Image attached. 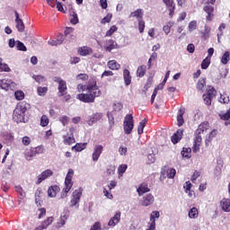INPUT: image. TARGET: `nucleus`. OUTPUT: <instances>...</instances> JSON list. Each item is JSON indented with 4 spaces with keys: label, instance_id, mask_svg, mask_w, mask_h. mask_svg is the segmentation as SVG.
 Returning a JSON list of instances; mask_svg holds the SVG:
<instances>
[{
    "label": "nucleus",
    "instance_id": "nucleus-1",
    "mask_svg": "<svg viewBox=\"0 0 230 230\" xmlns=\"http://www.w3.org/2000/svg\"><path fill=\"white\" fill-rule=\"evenodd\" d=\"M87 93H79L76 95V99L83 103H94L96 98L102 96V90L98 87L96 77H93L89 80L86 85Z\"/></svg>",
    "mask_w": 230,
    "mask_h": 230
},
{
    "label": "nucleus",
    "instance_id": "nucleus-2",
    "mask_svg": "<svg viewBox=\"0 0 230 230\" xmlns=\"http://www.w3.org/2000/svg\"><path fill=\"white\" fill-rule=\"evenodd\" d=\"M208 130H209L208 121L201 122L199 125L193 140L192 152L194 154H197V152L200 150V146L202 145V137L200 136V134H204V132H208Z\"/></svg>",
    "mask_w": 230,
    "mask_h": 230
},
{
    "label": "nucleus",
    "instance_id": "nucleus-3",
    "mask_svg": "<svg viewBox=\"0 0 230 230\" xmlns=\"http://www.w3.org/2000/svg\"><path fill=\"white\" fill-rule=\"evenodd\" d=\"M28 107H30V104L26 102H21L16 106V108L13 111V117L16 123H24L26 112H28Z\"/></svg>",
    "mask_w": 230,
    "mask_h": 230
},
{
    "label": "nucleus",
    "instance_id": "nucleus-4",
    "mask_svg": "<svg viewBox=\"0 0 230 230\" xmlns=\"http://www.w3.org/2000/svg\"><path fill=\"white\" fill-rule=\"evenodd\" d=\"M73 175H75V171L69 169L65 178V187L61 192V199H66L69 191H71V188H73Z\"/></svg>",
    "mask_w": 230,
    "mask_h": 230
},
{
    "label": "nucleus",
    "instance_id": "nucleus-5",
    "mask_svg": "<svg viewBox=\"0 0 230 230\" xmlns=\"http://www.w3.org/2000/svg\"><path fill=\"white\" fill-rule=\"evenodd\" d=\"M123 128L125 134H132V130H134V117L132 114L126 115L123 122Z\"/></svg>",
    "mask_w": 230,
    "mask_h": 230
},
{
    "label": "nucleus",
    "instance_id": "nucleus-6",
    "mask_svg": "<svg viewBox=\"0 0 230 230\" xmlns=\"http://www.w3.org/2000/svg\"><path fill=\"white\" fill-rule=\"evenodd\" d=\"M83 191L84 190L82 188H79L73 192L72 199L70 200V208H75V206L78 208L80 206L79 203H80V199H82Z\"/></svg>",
    "mask_w": 230,
    "mask_h": 230
},
{
    "label": "nucleus",
    "instance_id": "nucleus-7",
    "mask_svg": "<svg viewBox=\"0 0 230 230\" xmlns=\"http://www.w3.org/2000/svg\"><path fill=\"white\" fill-rule=\"evenodd\" d=\"M54 82L58 84V91L60 96H64L65 93H67V83L66 80L61 77L56 76L54 77Z\"/></svg>",
    "mask_w": 230,
    "mask_h": 230
},
{
    "label": "nucleus",
    "instance_id": "nucleus-8",
    "mask_svg": "<svg viewBox=\"0 0 230 230\" xmlns=\"http://www.w3.org/2000/svg\"><path fill=\"white\" fill-rule=\"evenodd\" d=\"M102 154H103V146L96 145L93 147V152L92 154V161H93V163H98V159H100Z\"/></svg>",
    "mask_w": 230,
    "mask_h": 230
},
{
    "label": "nucleus",
    "instance_id": "nucleus-9",
    "mask_svg": "<svg viewBox=\"0 0 230 230\" xmlns=\"http://www.w3.org/2000/svg\"><path fill=\"white\" fill-rule=\"evenodd\" d=\"M155 200V199L154 198V195H152V193H149L143 197L140 204L141 206H144V208H146L148 206H152Z\"/></svg>",
    "mask_w": 230,
    "mask_h": 230
},
{
    "label": "nucleus",
    "instance_id": "nucleus-10",
    "mask_svg": "<svg viewBox=\"0 0 230 230\" xmlns=\"http://www.w3.org/2000/svg\"><path fill=\"white\" fill-rule=\"evenodd\" d=\"M144 15L145 11H143L141 8H138L129 13L128 19H137V21H141L143 20Z\"/></svg>",
    "mask_w": 230,
    "mask_h": 230
},
{
    "label": "nucleus",
    "instance_id": "nucleus-11",
    "mask_svg": "<svg viewBox=\"0 0 230 230\" xmlns=\"http://www.w3.org/2000/svg\"><path fill=\"white\" fill-rule=\"evenodd\" d=\"M51 175H53V171L47 169L45 171H43L39 176H38V180L36 181V184H40L41 182H43V181H46V179H49V177H51Z\"/></svg>",
    "mask_w": 230,
    "mask_h": 230
},
{
    "label": "nucleus",
    "instance_id": "nucleus-12",
    "mask_svg": "<svg viewBox=\"0 0 230 230\" xmlns=\"http://www.w3.org/2000/svg\"><path fill=\"white\" fill-rule=\"evenodd\" d=\"M121 220V212L118 211L116 212V214L114 215V217H112L109 223H108V226L110 227H115V226L117 224H119V221Z\"/></svg>",
    "mask_w": 230,
    "mask_h": 230
},
{
    "label": "nucleus",
    "instance_id": "nucleus-13",
    "mask_svg": "<svg viewBox=\"0 0 230 230\" xmlns=\"http://www.w3.org/2000/svg\"><path fill=\"white\" fill-rule=\"evenodd\" d=\"M12 85H13V82H12L11 79L0 80V89H4V91H10V89H12Z\"/></svg>",
    "mask_w": 230,
    "mask_h": 230
},
{
    "label": "nucleus",
    "instance_id": "nucleus-14",
    "mask_svg": "<svg viewBox=\"0 0 230 230\" xmlns=\"http://www.w3.org/2000/svg\"><path fill=\"white\" fill-rule=\"evenodd\" d=\"M77 53L81 57H88V55H93V49H91V47L84 46V47H80L77 49Z\"/></svg>",
    "mask_w": 230,
    "mask_h": 230
},
{
    "label": "nucleus",
    "instance_id": "nucleus-15",
    "mask_svg": "<svg viewBox=\"0 0 230 230\" xmlns=\"http://www.w3.org/2000/svg\"><path fill=\"white\" fill-rule=\"evenodd\" d=\"M220 208L225 213H230V199L223 198L220 201Z\"/></svg>",
    "mask_w": 230,
    "mask_h": 230
},
{
    "label": "nucleus",
    "instance_id": "nucleus-16",
    "mask_svg": "<svg viewBox=\"0 0 230 230\" xmlns=\"http://www.w3.org/2000/svg\"><path fill=\"white\" fill-rule=\"evenodd\" d=\"M14 15H15L16 28H17L18 31L22 33V31H24V22L19 17V13H17V11L14 12Z\"/></svg>",
    "mask_w": 230,
    "mask_h": 230
},
{
    "label": "nucleus",
    "instance_id": "nucleus-17",
    "mask_svg": "<svg viewBox=\"0 0 230 230\" xmlns=\"http://www.w3.org/2000/svg\"><path fill=\"white\" fill-rule=\"evenodd\" d=\"M184 130L182 129H178L171 137V141L172 143H173V145H177V143H179L181 139H182V134H183Z\"/></svg>",
    "mask_w": 230,
    "mask_h": 230
},
{
    "label": "nucleus",
    "instance_id": "nucleus-18",
    "mask_svg": "<svg viewBox=\"0 0 230 230\" xmlns=\"http://www.w3.org/2000/svg\"><path fill=\"white\" fill-rule=\"evenodd\" d=\"M164 4L169 8V15L170 17H173V13H175V2L173 0H163Z\"/></svg>",
    "mask_w": 230,
    "mask_h": 230
},
{
    "label": "nucleus",
    "instance_id": "nucleus-19",
    "mask_svg": "<svg viewBox=\"0 0 230 230\" xmlns=\"http://www.w3.org/2000/svg\"><path fill=\"white\" fill-rule=\"evenodd\" d=\"M137 191L139 197H141L142 195H145V193H148V191H150V188H148V183L146 182L141 183L139 187L137 189Z\"/></svg>",
    "mask_w": 230,
    "mask_h": 230
},
{
    "label": "nucleus",
    "instance_id": "nucleus-20",
    "mask_svg": "<svg viewBox=\"0 0 230 230\" xmlns=\"http://www.w3.org/2000/svg\"><path fill=\"white\" fill-rule=\"evenodd\" d=\"M123 79L125 85H130V84H132V76L130 75V71L128 69L123 70Z\"/></svg>",
    "mask_w": 230,
    "mask_h": 230
},
{
    "label": "nucleus",
    "instance_id": "nucleus-21",
    "mask_svg": "<svg viewBox=\"0 0 230 230\" xmlns=\"http://www.w3.org/2000/svg\"><path fill=\"white\" fill-rule=\"evenodd\" d=\"M196 89L200 93H204V91H206V78L201 77L199 79L196 84Z\"/></svg>",
    "mask_w": 230,
    "mask_h": 230
},
{
    "label": "nucleus",
    "instance_id": "nucleus-22",
    "mask_svg": "<svg viewBox=\"0 0 230 230\" xmlns=\"http://www.w3.org/2000/svg\"><path fill=\"white\" fill-rule=\"evenodd\" d=\"M184 112L186 111L184 109H180L177 115V125L178 127H182L184 125Z\"/></svg>",
    "mask_w": 230,
    "mask_h": 230
},
{
    "label": "nucleus",
    "instance_id": "nucleus-23",
    "mask_svg": "<svg viewBox=\"0 0 230 230\" xmlns=\"http://www.w3.org/2000/svg\"><path fill=\"white\" fill-rule=\"evenodd\" d=\"M58 191H60V187L58 185H52L48 190V195L51 198L57 197V193H58Z\"/></svg>",
    "mask_w": 230,
    "mask_h": 230
},
{
    "label": "nucleus",
    "instance_id": "nucleus-24",
    "mask_svg": "<svg viewBox=\"0 0 230 230\" xmlns=\"http://www.w3.org/2000/svg\"><path fill=\"white\" fill-rule=\"evenodd\" d=\"M107 44H108V46L105 47L106 51L111 52V51H112V49H118V48H119L118 46V42H116V40H109L107 41Z\"/></svg>",
    "mask_w": 230,
    "mask_h": 230
},
{
    "label": "nucleus",
    "instance_id": "nucleus-25",
    "mask_svg": "<svg viewBox=\"0 0 230 230\" xmlns=\"http://www.w3.org/2000/svg\"><path fill=\"white\" fill-rule=\"evenodd\" d=\"M217 134H218L217 129H213L209 133L208 137L205 140L206 146H209V145H211V141H213V138L217 137Z\"/></svg>",
    "mask_w": 230,
    "mask_h": 230
},
{
    "label": "nucleus",
    "instance_id": "nucleus-26",
    "mask_svg": "<svg viewBox=\"0 0 230 230\" xmlns=\"http://www.w3.org/2000/svg\"><path fill=\"white\" fill-rule=\"evenodd\" d=\"M64 42V35L60 34L57 40H49L48 44L50 46H60Z\"/></svg>",
    "mask_w": 230,
    "mask_h": 230
},
{
    "label": "nucleus",
    "instance_id": "nucleus-27",
    "mask_svg": "<svg viewBox=\"0 0 230 230\" xmlns=\"http://www.w3.org/2000/svg\"><path fill=\"white\" fill-rule=\"evenodd\" d=\"M108 67L112 71H118V69L121 67V65H119L116 60H110L108 62Z\"/></svg>",
    "mask_w": 230,
    "mask_h": 230
},
{
    "label": "nucleus",
    "instance_id": "nucleus-28",
    "mask_svg": "<svg viewBox=\"0 0 230 230\" xmlns=\"http://www.w3.org/2000/svg\"><path fill=\"white\" fill-rule=\"evenodd\" d=\"M145 75H146V66H139L137 69V76H138V78H143Z\"/></svg>",
    "mask_w": 230,
    "mask_h": 230
},
{
    "label": "nucleus",
    "instance_id": "nucleus-29",
    "mask_svg": "<svg viewBox=\"0 0 230 230\" xmlns=\"http://www.w3.org/2000/svg\"><path fill=\"white\" fill-rule=\"evenodd\" d=\"M35 151L33 147H31L28 151L24 153V157L27 161H31L35 157Z\"/></svg>",
    "mask_w": 230,
    "mask_h": 230
},
{
    "label": "nucleus",
    "instance_id": "nucleus-30",
    "mask_svg": "<svg viewBox=\"0 0 230 230\" xmlns=\"http://www.w3.org/2000/svg\"><path fill=\"white\" fill-rule=\"evenodd\" d=\"M53 220H55V218L53 217H49L45 221H43L40 225V226L43 229H48V227H49V226H51V224H53Z\"/></svg>",
    "mask_w": 230,
    "mask_h": 230
},
{
    "label": "nucleus",
    "instance_id": "nucleus-31",
    "mask_svg": "<svg viewBox=\"0 0 230 230\" xmlns=\"http://www.w3.org/2000/svg\"><path fill=\"white\" fill-rule=\"evenodd\" d=\"M209 33H211V27L205 25L204 31L201 33L202 39H204V40H208V39H209Z\"/></svg>",
    "mask_w": 230,
    "mask_h": 230
},
{
    "label": "nucleus",
    "instance_id": "nucleus-32",
    "mask_svg": "<svg viewBox=\"0 0 230 230\" xmlns=\"http://www.w3.org/2000/svg\"><path fill=\"white\" fill-rule=\"evenodd\" d=\"M86 146L87 143H77L72 147V150H75L76 152H82V150H85Z\"/></svg>",
    "mask_w": 230,
    "mask_h": 230
},
{
    "label": "nucleus",
    "instance_id": "nucleus-33",
    "mask_svg": "<svg viewBox=\"0 0 230 230\" xmlns=\"http://www.w3.org/2000/svg\"><path fill=\"white\" fill-rule=\"evenodd\" d=\"M49 88L48 86H38L37 87V93L38 96H46L48 94Z\"/></svg>",
    "mask_w": 230,
    "mask_h": 230
},
{
    "label": "nucleus",
    "instance_id": "nucleus-34",
    "mask_svg": "<svg viewBox=\"0 0 230 230\" xmlns=\"http://www.w3.org/2000/svg\"><path fill=\"white\" fill-rule=\"evenodd\" d=\"M218 102H219V103H223L225 105L229 103V102H230L229 95H227V93L220 94Z\"/></svg>",
    "mask_w": 230,
    "mask_h": 230
},
{
    "label": "nucleus",
    "instance_id": "nucleus-35",
    "mask_svg": "<svg viewBox=\"0 0 230 230\" xmlns=\"http://www.w3.org/2000/svg\"><path fill=\"white\" fill-rule=\"evenodd\" d=\"M63 143L64 145H73L74 143H76V140L75 139V137L71 136V137H66L64 136L63 137Z\"/></svg>",
    "mask_w": 230,
    "mask_h": 230
},
{
    "label": "nucleus",
    "instance_id": "nucleus-36",
    "mask_svg": "<svg viewBox=\"0 0 230 230\" xmlns=\"http://www.w3.org/2000/svg\"><path fill=\"white\" fill-rule=\"evenodd\" d=\"M229 60H230V52L226 51L221 58V63H223L224 66H226V64H227Z\"/></svg>",
    "mask_w": 230,
    "mask_h": 230
},
{
    "label": "nucleus",
    "instance_id": "nucleus-37",
    "mask_svg": "<svg viewBox=\"0 0 230 230\" xmlns=\"http://www.w3.org/2000/svg\"><path fill=\"white\" fill-rule=\"evenodd\" d=\"M116 31H118V26L112 25L110 30L106 31L105 37H112Z\"/></svg>",
    "mask_w": 230,
    "mask_h": 230
},
{
    "label": "nucleus",
    "instance_id": "nucleus-38",
    "mask_svg": "<svg viewBox=\"0 0 230 230\" xmlns=\"http://www.w3.org/2000/svg\"><path fill=\"white\" fill-rule=\"evenodd\" d=\"M189 217H190V218H198L199 217V209H197V208H192L189 211Z\"/></svg>",
    "mask_w": 230,
    "mask_h": 230
},
{
    "label": "nucleus",
    "instance_id": "nucleus-39",
    "mask_svg": "<svg viewBox=\"0 0 230 230\" xmlns=\"http://www.w3.org/2000/svg\"><path fill=\"white\" fill-rule=\"evenodd\" d=\"M210 65H211V58H206L201 62V69H208V67H209Z\"/></svg>",
    "mask_w": 230,
    "mask_h": 230
},
{
    "label": "nucleus",
    "instance_id": "nucleus-40",
    "mask_svg": "<svg viewBox=\"0 0 230 230\" xmlns=\"http://www.w3.org/2000/svg\"><path fill=\"white\" fill-rule=\"evenodd\" d=\"M145 127H146V119H144L139 122L137 132L139 135L143 134V130H145Z\"/></svg>",
    "mask_w": 230,
    "mask_h": 230
},
{
    "label": "nucleus",
    "instance_id": "nucleus-41",
    "mask_svg": "<svg viewBox=\"0 0 230 230\" xmlns=\"http://www.w3.org/2000/svg\"><path fill=\"white\" fill-rule=\"evenodd\" d=\"M181 155L182 157H186L187 159H190V157H191V148L183 147L181 151Z\"/></svg>",
    "mask_w": 230,
    "mask_h": 230
},
{
    "label": "nucleus",
    "instance_id": "nucleus-42",
    "mask_svg": "<svg viewBox=\"0 0 230 230\" xmlns=\"http://www.w3.org/2000/svg\"><path fill=\"white\" fill-rule=\"evenodd\" d=\"M168 179H174L177 171L174 168H169L166 172Z\"/></svg>",
    "mask_w": 230,
    "mask_h": 230
},
{
    "label": "nucleus",
    "instance_id": "nucleus-43",
    "mask_svg": "<svg viewBox=\"0 0 230 230\" xmlns=\"http://www.w3.org/2000/svg\"><path fill=\"white\" fill-rule=\"evenodd\" d=\"M15 191L18 193V195H20V199H24V197H26V192H24L22 187L15 186Z\"/></svg>",
    "mask_w": 230,
    "mask_h": 230
},
{
    "label": "nucleus",
    "instance_id": "nucleus-44",
    "mask_svg": "<svg viewBox=\"0 0 230 230\" xmlns=\"http://www.w3.org/2000/svg\"><path fill=\"white\" fill-rule=\"evenodd\" d=\"M33 80H35V82H37L38 84H44V82H46V77L44 75H33L32 76Z\"/></svg>",
    "mask_w": 230,
    "mask_h": 230
},
{
    "label": "nucleus",
    "instance_id": "nucleus-45",
    "mask_svg": "<svg viewBox=\"0 0 230 230\" xmlns=\"http://www.w3.org/2000/svg\"><path fill=\"white\" fill-rule=\"evenodd\" d=\"M41 127H48L49 125V119L46 115H42L40 119Z\"/></svg>",
    "mask_w": 230,
    "mask_h": 230
},
{
    "label": "nucleus",
    "instance_id": "nucleus-46",
    "mask_svg": "<svg viewBox=\"0 0 230 230\" xmlns=\"http://www.w3.org/2000/svg\"><path fill=\"white\" fill-rule=\"evenodd\" d=\"M16 49H18V51H28L24 43L19 40L16 41Z\"/></svg>",
    "mask_w": 230,
    "mask_h": 230
},
{
    "label": "nucleus",
    "instance_id": "nucleus-47",
    "mask_svg": "<svg viewBox=\"0 0 230 230\" xmlns=\"http://www.w3.org/2000/svg\"><path fill=\"white\" fill-rule=\"evenodd\" d=\"M22 143L23 146H30V145H31V138L28 136H25L22 138Z\"/></svg>",
    "mask_w": 230,
    "mask_h": 230
},
{
    "label": "nucleus",
    "instance_id": "nucleus-48",
    "mask_svg": "<svg viewBox=\"0 0 230 230\" xmlns=\"http://www.w3.org/2000/svg\"><path fill=\"white\" fill-rule=\"evenodd\" d=\"M159 217H161L159 211H153L150 215V222H155V218H159Z\"/></svg>",
    "mask_w": 230,
    "mask_h": 230
},
{
    "label": "nucleus",
    "instance_id": "nucleus-49",
    "mask_svg": "<svg viewBox=\"0 0 230 230\" xmlns=\"http://www.w3.org/2000/svg\"><path fill=\"white\" fill-rule=\"evenodd\" d=\"M206 95L213 99L215 96H217V90L214 87H211L207 91Z\"/></svg>",
    "mask_w": 230,
    "mask_h": 230
},
{
    "label": "nucleus",
    "instance_id": "nucleus-50",
    "mask_svg": "<svg viewBox=\"0 0 230 230\" xmlns=\"http://www.w3.org/2000/svg\"><path fill=\"white\" fill-rule=\"evenodd\" d=\"M32 149L34 150L35 155L44 154V146H38L36 147H32Z\"/></svg>",
    "mask_w": 230,
    "mask_h": 230
},
{
    "label": "nucleus",
    "instance_id": "nucleus-51",
    "mask_svg": "<svg viewBox=\"0 0 230 230\" xmlns=\"http://www.w3.org/2000/svg\"><path fill=\"white\" fill-rule=\"evenodd\" d=\"M116 172V166L114 165H108L106 173L107 175H114V172Z\"/></svg>",
    "mask_w": 230,
    "mask_h": 230
},
{
    "label": "nucleus",
    "instance_id": "nucleus-52",
    "mask_svg": "<svg viewBox=\"0 0 230 230\" xmlns=\"http://www.w3.org/2000/svg\"><path fill=\"white\" fill-rule=\"evenodd\" d=\"M76 80H82V82H87V80H89V75L79 74L76 75Z\"/></svg>",
    "mask_w": 230,
    "mask_h": 230
},
{
    "label": "nucleus",
    "instance_id": "nucleus-53",
    "mask_svg": "<svg viewBox=\"0 0 230 230\" xmlns=\"http://www.w3.org/2000/svg\"><path fill=\"white\" fill-rule=\"evenodd\" d=\"M14 96H15L16 100H18V101L24 100V92L16 91L14 93Z\"/></svg>",
    "mask_w": 230,
    "mask_h": 230
},
{
    "label": "nucleus",
    "instance_id": "nucleus-54",
    "mask_svg": "<svg viewBox=\"0 0 230 230\" xmlns=\"http://www.w3.org/2000/svg\"><path fill=\"white\" fill-rule=\"evenodd\" d=\"M111 19H112V14L108 13L103 19H102L101 23L107 24V22H111Z\"/></svg>",
    "mask_w": 230,
    "mask_h": 230
},
{
    "label": "nucleus",
    "instance_id": "nucleus-55",
    "mask_svg": "<svg viewBox=\"0 0 230 230\" xmlns=\"http://www.w3.org/2000/svg\"><path fill=\"white\" fill-rule=\"evenodd\" d=\"M197 28V21L193 20L190 22H189V31H194V30Z\"/></svg>",
    "mask_w": 230,
    "mask_h": 230
},
{
    "label": "nucleus",
    "instance_id": "nucleus-56",
    "mask_svg": "<svg viewBox=\"0 0 230 230\" xmlns=\"http://www.w3.org/2000/svg\"><path fill=\"white\" fill-rule=\"evenodd\" d=\"M127 168H128L127 164L119 165L118 168L119 175H123V173L127 172Z\"/></svg>",
    "mask_w": 230,
    "mask_h": 230
},
{
    "label": "nucleus",
    "instance_id": "nucleus-57",
    "mask_svg": "<svg viewBox=\"0 0 230 230\" xmlns=\"http://www.w3.org/2000/svg\"><path fill=\"white\" fill-rule=\"evenodd\" d=\"M0 71L10 73L12 70L10 69V66H8L6 63H2V65L0 66Z\"/></svg>",
    "mask_w": 230,
    "mask_h": 230
},
{
    "label": "nucleus",
    "instance_id": "nucleus-58",
    "mask_svg": "<svg viewBox=\"0 0 230 230\" xmlns=\"http://www.w3.org/2000/svg\"><path fill=\"white\" fill-rule=\"evenodd\" d=\"M145 21L143 20H139L138 21V31L139 33H143V31H145Z\"/></svg>",
    "mask_w": 230,
    "mask_h": 230
},
{
    "label": "nucleus",
    "instance_id": "nucleus-59",
    "mask_svg": "<svg viewBox=\"0 0 230 230\" xmlns=\"http://www.w3.org/2000/svg\"><path fill=\"white\" fill-rule=\"evenodd\" d=\"M203 100L205 102V105L209 106V105H211V102H212L213 99H212V97H209L207 94H203Z\"/></svg>",
    "mask_w": 230,
    "mask_h": 230
},
{
    "label": "nucleus",
    "instance_id": "nucleus-60",
    "mask_svg": "<svg viewBox=\"0 0 230 230\" xmlns=\"http://www.w3.org/2000/svg\"><path fill=\"white\" fill-rule=\"evenodd\" d=\"M59 121L62 123V125H64V127H66V125L69 123V117L64 115L61 118H59Z\"/></svg>",
    "mask_w": 230,
    "mask_h": 230
},
{
    "label": "nucleus",
    "instance_id": "nucleus-61",
    "mask_svg": "<svg viewBox=\"0 0 230 230\" xmlns=\"http://www.w3.org/2000/svg\"><path fill=\"white\" fill-rule=\"evenodd\" d=\"M204 12H206V13H213L215 12V7L208 4L204 7Z\"/></svg>",
    "mask_w": 230,
    "mask_h": 230
},
{
    "label": "nucleus",
    "instance_id": "nucleus-62",
    "mask_svg": "<svg viewBox=\"0 0 230 230\" xmlns=\"http://www.w3.org/2000/svg\"><path fill=\"white\" fill-rule=\"evenodd\" d=\"M199 177H200V172L195 171L194 173H193L192 176H191L190 181H191L192 182H195V181H197V179H199Z\"/></svg>",
    "mask_w": 230,
    "mask_h": 230
},
{
    "label": "nucleus",
    "instance_id": "nucleus-63",
    "mask_svg": "<svg viewBox=\"0 0 230 230\" xmlns=\"http://www.w3.org/2000/svg\"><path fill=\"white\" fill-rule=\"evenodd\" d=\"M90 230H102V224L95 222L93 226H91Z\"/></svg>",
    "mask_w": 230,
    "mask_h": 230
},
{
    "label": "nucleus",
    "instance_id": "nucleus-64",
    "mask_svg": "<svg viewBox=\"0 0 230 230\" xmlns=\"http://www.w3.org/2000/svg\"><path fill=\"white\" fill-rule=\"evenodd\" d=\"M221 119H224L225 121H227V119H230V110L227 111L222 117Z\"/></svg>",
    "mask_w": 230,
    "mask_h": 230
}]
</instances>
